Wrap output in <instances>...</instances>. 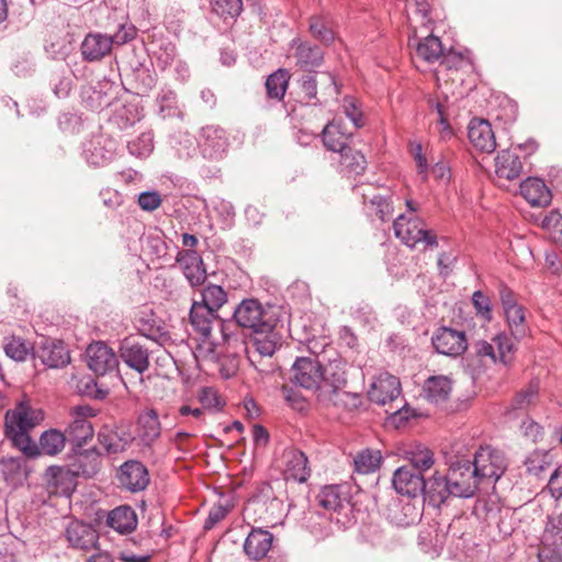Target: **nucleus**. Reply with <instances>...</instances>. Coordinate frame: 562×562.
<instances>
[{"label": "nucleus", "mask_w": 562, "mask_h": 562, "mask_svg": "<svg viewBox=\"0 0 562 562\" xmlns=\"http://www.w3.org/2000/svg\"><path fill=\"white\" fill-rule=\"evenodd\" d=\"M234 321H221V337L224 346L235 353L246 352L247 346L239 327L260 333L277 328L281 322V310L276 305L263 306L257 299H244L234 310Z\"/></svg>", "instance_id": "1"}, {"label": "nucleus", "mask_w": 562, "mask_h": 562, "mask_svg": "<svg viewBox=\"0 0 562 562\" xmlns=\"http://www.w3.org/2000/svg\"><path fill=\"white\" fill-rule=\"evenodd\" d=\"M448 470L445 474L436 471L429 477L430 505L439 508L450 497L471 498L479 490V482L464 456L450 457L446 461Z\"/></svg>", "instance_id": "2"}, {"label": "nucleus", "mask_w": 562, "mask_h": 562, "mask_svg": "<svg viewBox=\"0 0 562 562\" xmlns=\"http://www.w3.org/2000/svg\"><path fill=\"white\" fill-rule=\"evenodd\" d=\"M470 464L479 484L498 481L507 467L504 454L491 447H481L470 459Z\"/></svg>", "instance_id": "3"}, {"label": "nucleus", "mask_w": 562, "mask_h": 562, "mask_svg": "<svg viewBox=\"0 0 562 562\" xmlns=\"http://www.w3.org/2000/svg\"><path fill=\"white\" fill-rule=\"evenodd\" d=\"M402 389L401 382L389 372H380L374 376L370 389L368 391V397L371 402L378 405H392L393 412L391 414L398 413L403 406H401L402 398H400ZM390 413V411H386Z\"/></svg>", "instance_id": "4"}, {"label": "nucleus", "mask_w": 562, "mask_h": 562, "mask_svg": "<svg viewBox=\"0 0 562 562\" xmlns=\"http://www.w3.org/2000/svg\"><path fill=\"white\" fill-rule=\"evenodd\" d=\"M474 352L481 361L490 360L492 363L501 362L510 366L515 359V345L510 335L499 333L492 338V342L479 340L473 345Z\"/></svg>", "instance_id": "5"}, {"label": "nucleus", "mask_w": 562, "mask_h": 562, "mask_svg": "<svg viewBox=\"0 0 562 562\" xmlns=\"http://www.w3.org/2000/svg\"><path fill=\"white\" fill-rule=\"evenodd\" d=\"M97 413L98 411L90 405H78L71 408V420L64 435L72 447L81 448L93 438L94 429L89 418L97 416Z\"/></svg>", "instance_id": "6"}, {"label": "nucleus", "mask_w": 562, "mask_h": 562, "mask_svg": "<svg viewBox=\"0 0 562 562\" xmlns=\"http://www.w3.org/2000/svg\"><path fill=\"white\" fill-rule=\"evenodd\" d=\"M392 485L397 494L408 498L424 496V499L430 504L429 479L425 480L422 473L411 467L398 468L393 474Z\"/></svg>", "instance_id": "7"}, {"label": "nucleus", "mask_w": 562, "mask_h": 562, "mask_svg": "<svg viewBox=\"0 0 562 562\" xmlns=\"http://www.w3.org/2000/svg\"><path fill=\"white\" fill-rule=\"evenodd\" d=\"M291 382L304 390L319 394L322 364L317 358L299 357L291 367Z\"/></svg>", "instance_id": "8"}, {"label": "nucleus", "mask_w": 562, "mask_h": 562, "mask_svg": "<svg viewBox=\"0 0 562 562\" xmlns=\"http://www.w3.org/2000/svg\"><path fill=\"white\" fill-rule=\"evenodd\" d=\"M228 147V135L223 127L212 124L200 130L199 148L203 158L221 160L227 154Z\"/></svg>", "instance_id": "9"}, {"label": "nucleus", "mask_w": 562, "mask_h": 562, "mask_svg": "<svg viewBox=\"0 0 562 562\" xmlns=\"http://www.w3.org/2000/svg\"><path fill=\"white\" fill-rule=\"evenodd\" d=\"M116 153V142L104 134L93 135L82 146L85 160L93 167H103L112 161Z\"/></svg>", "instance_id": "10"}, {"label": "nucleus", "mask_w": 562, "mask_h": 562, "mask_svg": "<svg viewBox=\"0 0 562 562\" xmlns=\"http://www.w3.org/2000/svg\"><path fill=\"white\" fill-rule=\"evenodd\" d=\"M119 355L130 369L139 374L145 373L150 367V351L139 338H124L120 342Z\"/></svg>", "instance_id": "11"}, {"label": "nucleus", "mask_w": 562, "mask_h": 562, "mask_svg": "<svg viewBox=\"0 0 562 562\" xmlns=\"http://www.w3.org/2000/svg\"><path fill=\"white\" fill-rule=\"evenodd\" d=\"M44 419L43 411L33 408L29 401L23 400L13 409L5 413V431H30Z\"/></svg>", "instance_id": "12"}, {"label": "nucleus", "mask_w": 562, "mask_h": 562, "mask_svg": "<svg viewBox=\"0 0 562 562\" xmlns=\"http://www.w3.org/2000/svg\"><path fill=\"white\" fill-rule=\"evenodd\" d=\"M431 344L438 353L451 358L461 356L468 349L465 333L451 327L438 328L431 337Z\"/></svg>", "instance_id": "13"}, {"label": "nucleus", "mask_w": 562, "mask_h": 562, "mask_svg": "<svg viewBox=\"0 0 562 562\" xmlns=\"http://www.w3.org/2000/svg\"><path fill=\"white\" fill-rule=\"evenodd\" d=\"M176 262L191 288L204 284L207 273L201 255L195 249H182L177 252Z\"/></svg>", "instance_id": "14"}, {"label": "nucleus", "mask_w": 562, "mask_h": 562, "mask_svg": "<svg viewBox=\"0 0 562 562\" xmlns=\"http://www.w3.org/2000/svg\"><path fill=\"white\" fill-rule=\"evenodd\" d=\"M319 506L329 514L330 520L344 522L339 516L348 517L351 512V505L347 495L341 493L338 485H329L322 488L317 496Z\"/></svg>", "instance_id": "15"}, {"label": "nucleus", "mask_w": 562, "mask_h": 562, "mask_svg": "<svg viewBox=\"0 0 562 562\" xmlns=\"http://www.w3.org/2000/svg\"><path fill=\"white\" fill-rule=\"evenodd\" d=\"M347 385L346 363L341 359H334L325 367L322 366V382L319 383L318 401L335 395Z\"/></svg>", "instance_id": "16"}, {"label": "nucleus", "mask_w": 562, "mask_h": 562, "mask_svg": "<svg viewBox=\"0 0 562 562\" xmlns=\"http://www.w3.org/2000/svg\"><path fill=\"white\" fill-rule=\"evenodd\" d=\"M34 359L49 369H60L69 364L70 352L64 341L46 339L35 349Z\"/></svg>", "instance_id": "17"}, {"label": "nucleus", "mask_w": 562, "mask_h": 562, "mask_svg": "<svg viewBox=\"0 0 562 562\" xmlns=\"http://www.w3.org/2000/svg\"><path fill=\"white\" fill-rule=\"evenodd\" d=\"M87 363L95 374L105 375L119 366L116 353L103 341H97L87 348Z\"/></svg>", "instance_id": "18"}, {"label": "nucleus", "mask_w": 562, "mask_h": 562, "mask_svg": "<svg viewBox=\"0 0 562 562\" xmlns=\"http://www.w3.org/2000/svg\"><path fill=\"white\" fill-rule=\"evenodd\" d=\"M117 480L122 487L135 493L147 487L149 474L147 468L142 462L128 460L120 467Z\"/></svg>", "instance_id": "19"}, {"label": "nucleus", "mask_w": 562, "mask_h": 562, "mask_svg": "<svg viewBox=\"0 0 562 562\" xmlns=\"http://www.w3.org/2000/svg\"><path fill=\"white\" fill-rule=\"evenodd\" d=\"M134 439V435L126 427H111L105 425L98 432V441L109 454L125 451Z\"/></svg>", "instance_id": "20"}, {"label": "nucleus", "mask_w": 562, "mask_h": 562, "mask_svg": "<svg viewBox=\"0 0 562 562\" xmlns=\"http://www.w3.org/2000/svg\"><path fill=\"white\" fill-rule=\"evenodd\" d=\"M291 46L294 48L295 65L300 69L313 72L323 65L324 50L321 46L300 38L292 40Z\"/></svg>", "instance_id": "21"}, {"label": "nucleus", "mask_w": 562, "mask_h": 562, "mask_svg": "<svg viewBox=\"0 0 562 562\" xmlns=\"http://www.w3.org/2000/svg\"><path fill=\"white\" fill-rule=\"evenodd\" d=\"M74 456L69 462L72 471L78 476L92 477L101 468L102 456L98 448L91 447L89 449L72 447Z\"/></svg>", "instance_id": "22"}, {"label": "nucleus", "mask_w": 562, "mask_h": 562, "mask_svg": "<svg viewBox=\"0 0 562 562\" xmlns=\"http://www.w3.org/2000/svg\"><path fill=\"white\" fill-rule=\"evenodd\" d=\"M189 319L193 331L203 342H211L213 324L222 321L217 313L201 306L195 299L192 300Z\"/></svg>", "instance_id": "23"}, {"label": "nucleus", "mask_w": 562, "mask_h": 562, "mask_svg": "<svg viewBox=\"0 0 562 562\" xmlns=\"http://www.w3.org/2000/svg\"><path fill=\"white\" fill-rule=\"evenodd\" d=\"M424 221L417 215L400 214L393 222L395 236L409 248L420 243V233Z\"/></svg>", "instance_id": "24"}, {"label": "nucleus", "mask_w": 562, "mask_h": 562, "mask_svg": "<svg viewBox=\"0 0 562 562\" xmlns=\"http://www.w3.org/2000/svg\"><path fill=\"white\" fill-rule=\"evenodd\" d=\"M470 143L481 151L492 153L496 148V139L488 121L472 119L468 126Z\"/></svg>", "instance_id": "25"}, {"label": "nucleus", "mask_w": 562, "mask_h": 562, "mask_svg": "<svg viewBox=\"0 0 562 562\" xmlns=\"http://www.w3.org/2000/svg\"><path fill=\"white\" fill-rule=\"evenodd\" d=\"M272 542L273 535L269 530L252 527L244 541V552L251 560H261L270 551Z\"/></svg>", "instance_id": "26"}, {"label": "nucleus", "mask_w": 562, "mask_h": 562, "mask_svg": "<svg viewBox=\"0 0 562 562\" xmlns=\"http://www.w3.org/2000/svg\"><path fill=\"white\" fill-rule=\"evenodd\" d=\"M82 58L86 61H99L112 50L110 35L101 33H89L80 46Z\"/></svg>", "instance_id": "27"}, {"label": "nucleus", "mask_w": 562, "mask_h": 562, "mask_svg": "<svg viewBox=\"0 0 562 562\" xmlns=\"http://www.w3.org/2000/svg\"><path fill=\"white\" fill-rule=\"evenodd\" d=\"M137 525V515L128 505H121L106 512V526L120 535L132 533Z\"/></svg>", "instance_id": "28"}, {"label": "nucleus", "mask_w": 562, "mask_h": 562, "mask_svg": "<svg viewBox=\"0 0 562 562\" xmlns=\"http://www.w3.org/2000/svg\"><path fill=\"white\" fill-rule=\"evenodd\" d=\"M66 538L72 548L90 550L98 543L97 531L81 521H71L66 528Z\"/></svg>", "instance_id": "29"}, {"label": "nucleus", "mask_w": 562, "mask_h": 562, "mask_svg": "<svg viewBox=\"0 0 562 562\" xmlns=\"http://www.w3.org/2000/svg\"><path fill=\"white\" fill-rule=\"evenodd\" d=\"M77 474L72 471V468L68 464L63 465H50L45 472V480L48 486L56 488L58 492L65 495H70L76 487Z\"/></svg>", "instance_id": "30"}, {"label": "nucleus", "mask_w": 562, "mask_h": 562, "mask_svg": "<svg viewBox=\"0 0 562 562\" xmlns=\"http://www.w3.org/2000/svg\"><path fill=\"white\" fill-rule=\"evenodd\" d=\"M285 468L284 477L285 480H292L294 482L304 483L311 475V469L308 467V459L306 454L297 449H292L285 452Z\"/></svg>", "instance_id": "31"}, {"label": "nucleus", "mask_w": 562, "mask_h": 562, "mask_svg": "<svg viewBox=\"0 0 562 562\" xmlns=\"http://www.w3.org/2000/svg\"><path fill=\"white\" fill-rule=\"evenodd\" d=\"M520 193L532 206H547L551 203L552 194L544 181L529 177L520 182Z\"/></svg>", "instance_id": "32"}, {"label": "nucleus", "mask_w": 562, "mask_h": 562, "mask_svg": "<svg viewBox=\"0 0 562 562\" xmlns=\"http://www.w3.org/2000/svg\"><path fill=\"white\" fill-rule=\"evenodd\" d=\"M373 189L371 184L366 187L356 186L353 190L360 194L363 199V203H370L374 207L376 216L382 221L386 222L393 216V200L390 193H372L370 190Z\"/></svg>", "instance_id": "33"}, {"label": "nucleus", "mask_w": 562, "mask_h": 562, "mask_svg": "<svg viewBox=\"0 0 562 562\" xmlns=\"http://www.w3.org/2000/svg\"><path fill=\"white\" fill-rule=\"evenodd\" d=\"M138 437L146 447H151L161 435V425L156 409L146 408L137 418Z\"/></svg>", "instance_id": "34"}, {"label": "nucleus", "mask_w": 562, "mask_h": 562, "mask_svg": "<svg viewBox=\"0 0 562 562\" xmlns=\"http://www.w3.org/2000/svg\"><path fill=\"white\" fill-rule=\"evenodd\" d=\"M521 171L522 164L516 153L504 149L497 154L495 158V173L499 179L515 180L520 176Z\"/></svg>", "instance_id": "35"}, {"label": "nucleus", "mask_w": 562, "mask_h": 562, "mask_svg": "<svg viewBox=\"0 0 562 562\" xmlns=\"http://www.w3.org/2000/svg\"><path fill=\"white\" fill-rule=\"evenodd\" d=\"M451 390V380L446 375L429 376L423 386L425 397L434 404L446 402L450 396Z\"/></svg>", "instance_id": "36"}, {"label": "nucleus", "mask_w": 562, "mask_h": 562, "mask_svg": "<svg viewBox=\"0 0 562 562\" xmlns=\"http://www.w3.org/2000/svg\"><path fill=\"white\" fill-rule=\"evenodd\" d=\"M112 85L109 82L99 83L98 87L90 88L82 93L83 102L87 108L93 112H99L111 105L114 97L110 92Z\"/></svg>", "instance_id": "37"}, {"label": "nucleus", "mask_w": 562, "mask_h": 562, "mask_svg": "<svg viewBox=\"0 0 562 562\" xmlns=\"http://www.w3.org/2000/svg\"><path fill=\"white\" fill-rule=\"evenodd\" d=\"M254 334L252 342L255 352L259 357H272L276 350L281 346V335L276 328Z\"/></svg>", "instance_id": "38"}, {"label": "nucleus", "mask_w": 562, "mask_h": 562, "mask_svg": "<svg viewBox=\"0 0 562 562\" xmlns=\"http://www.w3.org/2000/svg\"><path fill=\"white\" fill-rule=\"evenodd\" d=\"M324 146L331 151L340 153L347 150L348 135L341 131L340 123L331 122L322 130Z\"/></svg>", "instance_id": "39"}, {"label": "nucleus", "mask_w": 562, "mask_h": 562, "mask_svg": "<svg viewBox=\"0 0 562 562\" xmlns=\"http://www.w3.org/2000/svg\"><path fill=\"white\" fill-rule=\"evenodd\" d=\"M339 167L346 177L360 176L367 169V159L361 151L348 148L340 155Z\"/></svg>", "instance_id": "40"}, {"label": "nucleus", "mask_w": 562, "mask_h": 562, "mask_svg": "<svg viewBox=\"0 0 562 562\" xmlns=\"http://www.w3.org/2000/svg\"><path fill=\"white\" fill-rule=\"evenodd\" d=\"M150 52L155 64L160 70L167 69L176 61V45L167 38L153 42Z\"/></svg>", "instance_id": "41"}, {"label": "nucleus", "mask_w": 562, "mask_h": 562, "mask_svg": "<svg viewBox=\"0 0 562 562\" xmlns=\"http://www.w3.org/2000/svg\"><path fill=\"white\" fill-rule=\"evenodd\" d=\"M195 302L218 314L220 308L227 302V293L221 285L210 283L200 291Z\"/></svg>", "instance_id": "42"}, {"label": "nucleus", "mask_w": 562, "mask_h": 562, "mask_svg": "<svg viewBox=\"0 0 562 562\" xmlns=\"http://www.w3.org/2000/svg\"><path fill=\"white\" fill-rule=\"evenodd\" d=\"M66 436L64 432L57 429H48L45 430L41 437L38 442L40 456H57L63 451L66 443Z\"/></svg>", "instance_id": "43"}, {"label": "nucleus", "mask_w": 562, "mask_h": 562, "mask_svg": "<svg viewBox=\"0 0 562 562\" xmlns=\"http://www.w3.org/2000/svg\"><path fill=\"white\" fill-rule=\"evenodd\" d=\"M405 454L412 469L422 474L424 471L429 470L435 463L434 452L422 445L411 447L406 450Z\"/></svg>", "instance_id": "44"}, {"label": "nucleus", "mask_w": 562, "mask_h": 562, "mask_svg": "<svg viewBox=\"0 0 562 562\" xmlns=\"http://www.w3.org/2000/svg\"><path fill=\"white\" fill-rule=\"evenodd\" d=\"M126 79L136 94H146L156 86V72L148 66L140 68L134 74H126Z\"/></svg>", "instance_id": "45"}, {"label": "nucleus", "mask_w": 562, "mask_h": 562, "mask_svg": "<svg viewBox=\"0 0 562 562\" xmlns=\"http://www.w3.org/2000/svg\"><path fill=\"white\" fill-rule=\"evenodd\" d=\"M539 391H540V381L539 379L535 378L529 381V383L522 387L515 397L512 401V408L513 409H527L531 405H533L538 398H539Z\"/></svg>", "instance_id": "46"}, {"label": "nucleus", "mask_w": 562, "mask_h": 562, "mask_svg": "<svg viewBox=\"0 0 562 562\" xmlns=\"http://www.w3.org/2000/svg\"><path fill=\"white\" fill-rule=\"evenodd\" d=\"M442 54V43L437 36L428 35L416 44V55L427 63L437 61Z\"/></svg>", "instance_id": "47"}, {"label": "nucleus", "mask_w": 562, "mask_h": 562, "mask_svg": "<svg viewBox=\"0 0 562 562\" xmlns=\"http://www.w3.org/2000/svg\"><path fill=\"white\" fill-rule=\"evenodd\" d=\"M143 119V109L136 103H126L117 109L113 115V122L121 130L132 127Z\"/></svg>", "instance_id": "48"}, {"label": "nucleus", "mask_w": 562, "mask_h": 562, "mask_svg": "<svg viewBox=\"0 0 562 562\" xmlns=\"http://www.w3.org/2000/svg\"><path fill=\"white\" fill-rule=\"evenodd\" d=\"M308 32L315 40L325 45H330L335 40V34L329 25V20L325 15H312L308 19Z\"/></svg>", "instance_id": "49"}, {"label": "nucleus", "mask_w": 562, "mask_h": 562, "mask_svg": "<svg viewBox=\"0 0 562 562\" xmlns=\"http://www.w3.org/2000/svg\"><path fill=\"white\" fill-rule=\"evenodd\" d=\"M504 314L510 329V335H513L517 340L524 338L527 334L524 307L517 304L504 310Z\"/></svg>", "instance_id": "50"}, {"label": "nucleus", "mask_w": 562, "mask_h": 562, "mask_svg": "<svg viewBox=\"0 0 562 562\" xmlns=\"http://www.w3.org/2000/svg\"><path fill=\"white\" fill-rule=\"evenodd\" d=\"M5 437L11 440L12 445L21 450L24 456L29 458H36L40 456L37 443L31 438L30 431H4Z\"/></svg>", "instance_id": "51"}, {"label": "nucleus", "mask_w": 562, "mask_h": 562, "mask_svg": "<svg viewBox=\"0 0 562 562\" xmlns=\"http://www.w3.org/2000/svg\"><path fill=\"white\" fill-rule=\"evenodd\" d=\"M382 456L379 450L364 449L353 460L355 470L361 474H368L379 469Z\"/></svg>", "instance_id": "52"}, {"label": "nucleus", "mask_w": 562, "mask_h": 562, "mask_svg": "<svg viewBox=\"0 0 562 562\" xmlns=\"http://www.w3.org/2000/svg\"><path fill=\"white\" fill-rule=\"evenodd\" d=\"M288 88V71L278 69L266 80L267 94L270 99L282 100Z\"/></svg>", "instance_id": "53"}, {"label": "nucleus", "mask_w": 562, "mask_h": 562, "mask_svg": "<svg viewBox=\"0 0 562 562\" xmlns=\"http://www.w3.org/2000/svg\"><path fill=\"white\" fill-rule=\"evenodd\" d=\"M158 113L161 117H171L178 113V98L177 93L168 88L164 87L160 89L156 98Z\"/></svg>", "instance_id": "54"}, {"label": "nucleus", "mask_w": 562, "mask_h": 562, "mask_svg": "<svg viewBox=\"0 0 562 562\" xmlns=\"http://www.w3.org/2000/svg\"><path fill=\"white\" fill-rule=\"evenodd\" d=\"M323 402H328L338 408L348 412L358 409L362 405V396L356 392H347L344 389L330 395Z\"/></svg>", "instance_id": "55"}, {"label": "nucleus", "mask_w": 562, "mask_h": 562, "mask_svg": "<svg viewBox=\"0 0 562 562\" xmlns=\"http://www.w3.org/2000/svg\"><path fill=\"white\" fill-rule=\"evenodd\" d=\"M153 132H144L127 143L128 153L137 158H147L154 150Z\"/></svg>", "instance_id": "56"}, {"label": "nucleus", "mask_w": 562, "mask_h": 562, "mask_svg": "<svg viewBox=\"0 0 562 562\" xmlns=\"http://www.w3.org/2000/svg\"><path fill=\"white\" fill-rule=\"evenodd\" d=\"M212 11L224 21L235 20L243 11V0H212Z\"/></svg>", "instance_id": "57"}, {"label": "nucleus", "mask_w": 562, "mask_h": 562, "mask_svg": "<svg viewBox=\"0 0 562 562\" xmlns=\"http://www.w3.org/2000/svg\"><path fill=\"white\" fill-rule=\"evenodd\" d=\"M31 350L30 344L21 337L12 336L4 345L5 355L14 361H25Z\"/></svg>", "instance_id": "58"}, {"label": "nucleus", "mask_w": 562, "mask_h": 562, "mask_svg": "<svg viewBox=\"0 0 562 562\" xmlns=\"http://www.w3.org/2000/svg\"><path fill=\"white\" fill-rule=\"evenodd\" d=\"M472 304L474 306L476 315H479L485 322L492 321V302L488 295H486L481 290L474 291L472 294Z\"/></svg>", "instance_id": "59"}, {"label": "nucleus", "mask_w": 562, "mask_h": 562, "mask_svg": "<svg viewBox=\"0 0 562 562\" xmlns=\"http://www.w3.org/2000/svg\"><path fill=\"white\" fill-rule=\"evenodd\" d=\"M342 108L344 113L352 122L355 128H360L364 125L362 110L353 97H345L342 101Z\"/></svg>", "instance_id": "60"}, {"label": "nucleus", "mask_w": 562, "mask_h": 562, "mask_svg": "<svg viewBox=\"0 0 562 562\" xmlns=\"http://www.w3.org/2000/svg\"><path fill=\"white\" fill-rule=\"evenodd\" d=\"M299 85L304 98L312 104H317V80L315 71L307 72L299 79Z\"/></svg>", "instance_id": "61"}, {"label": "nucleus", "mask_w": 562, "mask_h": 562, "mask_svg": "<svg viewBox=\"0 0 562 562\" xmlns=\"http://www.w3.org/2000/svg\"><path fill=\"white\" fill-rule=\"evenodd\" d=\"M147 251L156 258H164L168 254V246L160 233L149 234L145 239Z\"/></svg>", "instance_id": "62"}, {"label": "nucleus", "mask_w": 562, "mask_h": 562, "mask_svg": "<svg viewBox=\"0 0 562 562\" xmlns=\"http://www.w3.org/2000/svg\"><path fill=\"white\" fill-rule=\"evenodd\" d=\"M284 401L293 409L297 412H304L307 408V402L300 391L292 386L284 385L281 389Z\"/></svg>", "instance_id": "63"}, {"label": "nucleus", "mask_w": 562, "mask_h": 562, "mask_svg": "<svg viewBox=\"0 0 562 562\" xmlns=\"http://www.w3.org/2000/svg\"><path fill=\"white\" fill-rule=\"evenodd\" d=\"M232 505L227 502L226 504L218 503L214 505L207 515L204 522V529H212L217 522L223 520L231 512Z\"/></svg>", "instance_id": "64"}]
</instances>
